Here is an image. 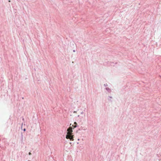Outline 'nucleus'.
Listing matches in <instances>:
<instances>
[{
	"mask_svg": "<svg viewBox=\"0 0 161 161\" xmlns=\"http://www.w3.org/2000/svg\"><path fill=\"white\" fill-rule=\"evenodd\" d=\"M26 130V129L25 128H24L23 129V131H25Z\"/></svg>",
	"mask_w": 161,
	"mask_h": 161,
	"instance_id": "nucleus-9",
	"label": "nucleus"
},
{
	"mask_svg": "<svg viewBox=\"0 0 161 161\" xmlns=\"http://www.w3.org/2000/svg\"><path fill=\"white\" fill-rule=\"evenodd\" d=\"M22 99H24V97H22Z\"/></svg>",
	"mask_w": 161,
	"mask_h": 161,
	"instance_id": "nucleus-18",
	"label": "nucleus"
},
{
	"mask_svg": "<svg viewBox=\"0 0 161 161\" xmlns=\"http://www.w3.org/2000/svg\"><path fill=\"white\" fill-rule=\"evenodd\" d=\"M28 161H30V160H28Z\"/></svg>",
	"mask_w": 161,
	"mask_h": 161,
	"instance_id": "nucleus-17",
	"label": "nucleus"
},
{
	"mask_svg": "<svg viewBox=\"0 0 161 161\" xmlns=\"http://www.w3.org/2000/svg\"><path fill=\"white\" fill-rule=\"evenodd\" d=\"M66 138L67 139H69L70 141L74 140V135L72 134L67 133L66 136Z\"/></svg>",
	"mask_w": 161,
	"mask_h": 161,
	"instance_id": "nucleus-1",
	"label": "nucleus"
},
{
	"mask_svg": "<svg viewBox=\"0 0 161 161\" xmlns=\"http://www.w3.org/2000/svg\"><path fill=\"white\" fill-rule=\"evenodd\" d=\"M108 100L109 101H110L111 102H112V101L109 98H108Z\"/></svg>",
	"mask_w": 161,
	"mask_h": 161,
	"instance_id": "nucleus-10",
	"label": "nucleus"
},
{
	"mask_svg": "<svg viewBox=\"0 0 161 161\" xmlns=\"http://www.w3.org/2000/svg\"><path fill=\"white\" fill-rule=\"evenodd\" d=\"M67 131H68V134H72V128L71 127H69L67 129Z\"/></svg>",
	"mask_w": 161,
	"mask_h": 161,
	"instance_id": "nucleus-2",
	"label": "nucleus"
},
{
	"mask_svg": "<svg viewBox=\"0 0 161 161\" xmlns=\"http://www.w3.org/2000/svg\"><path fill=\"white\" fill-rule=\"evenodd\" d=\"M23 120H24V118H23Z\"/></svg>",
	"mask_w": 161,
	"mask_h": 161,
	"instance_id": "nucleus-19",
	"label": "nucleus"
},
{
	"mask_svg": "<svg viewBox=\"0 0 161 161\" xmlns=\"http://www.w3.org/2000/svg\"><path fill=\"white\" fill-rule=\"evenodd\" d=\"M81 114H83V112H81Z\"/></svg>",
	"mask_w": 161,
	"mask_h": 161,
	"instance_id": "nucleus-16",
	"label": "nucleus"
},
{
	"mask_svg": "<svg viewBox=\"0 0 161 161\" xmlns=\"http://www.w3.org/2000/svg\"><path fill=\"white\" fill-rule=\"evenodd\" d=\"M31 152H29V155H31Z\"/></svg>",
	"mask_w": 161,
	"mask_h": 161,
	"instance_id": "nucleus-8",
	"label": "nucleus"
},
{
	"mask_svg": "<svg viewBox=\"0 0 161 161\" xmlns=\"http://www.w3.org/2000/svg\"><path fill=\"white\" fill-rule=\"evenodd\" d=\"M9 2H10V0H9Z\"/></svg>",
	"mask_w": 161,
	"mask_h": 161,
	"instance_id": "nucleus-13",
	"label": "nucleus"
},
{
	"mask_svg": "<svg viewBox=\"0 0 161 161\" xmlns=\"http://www.w3.org/2000/svg\"><path fill=\"white\" fill-rule=\"evenodd\" d=\"M74 124L75 125H72V126L74 127V128H75L77 126V124L76 122H75L74 123Z\"/></svg>",
	"mask_w": 161,
	"mask_h": 161,
	"instance_id": "nucleus-4",
	"label": "nucleus"
},
{
	"mask_svg": "<svg viewBox=\"0 0 161 161\" xmlns=\"http://www.w3.org/2000/svg\"><path fill=\"white\" fill-rule=\"evenodd\" d=\"M108 97H109L110 98L112 99V97L111 96H108Z\"/></svg>",
	"mask_w": 161,
	"mask_h": 161,
	"instance_id": "nucleus-7",
	"label": "nucleus"
},
{
	"mask_svg": "<svg viewBox=\"0 0 161 161\" xmlns=\"http://www.w3.org/2000/svg\"><path fill=\"white\" fill-rule=\"evenodd\" d=\"M74 113H76V112L75 111H74Z\"/></svg>",
	"mask_w": 161,
	"mask_h": 161,
	"instance_id": "nucleus-12",
	"label": "nucleus"
},
{
	"mask_svg": "<svg viewBox=\"0 0 161 161\" xmlns=\"http://www.w3.org/2000/svg\"><path fill=\"white\" fill-rule=\"evenodd\" d=\"M23 139V134L22 133H21V140H22Z\"/></svg>",
	"mask_w": 161,
	"mask_h": 161,
	"instance_id": "nucleus-5",
	"label": "nucleus"
},
{
	"mask_svg": "<svg viewBox=\"0 0 161 161\" xmlns=\"http://www.w3.org/2000/svg\"><path fill=\"white\" fill-rule=\"evenodd\" d=\"M106 90L108 91V92L109 93H110L111 92V89L108 88V87H106L105 88Z\"/></svg>",
	"mask_w": 161,
	"mask_h": 161,
	"instance_id": "nucleus-3",
	"label": "nucleus"
},
{
	"mask_svg": "<svg viewBox=\"0 0 161 161\" xmlns=\"http://www.w3.org/2000/svg\"><path fill=\"white\" fill-rule=\"evenodd\" d=\"M104 86H108V84H107V83H106V84H104Z\"/></svg>",
	"mask_w": 161,
	"mask_h": 161,
	"instance_id": "nucleus-6",
	"label": "nucleus"
},
{
	"mask_svg": "<svg viewBox=\"0 0 161 161\" xmlns=\"http://www.w3.org/2000/svg\"><path fill=\"white\" fill-rule=\"evenodd\" d=\"M79 140H80V139H79V138H78V141H79Z\"/></svg>",
	"mask_w": 161,
	"mask_h": 161,
	"instance_id": "nucleus-14",
	"label": "nucleus"
},
{
	"mask_svg": "<svg viewBox=\"0 0 161 161\" xmlns=\"http://www.w3.org/2000/svg\"><path fill=\"white\" fill-rule=\"evenodd\" d=\"M79 116H80V115H78V117H79Z\"/></svg>",
	"mask_w": 161,
	"mask_h": 161,
	"instance_id": "nucleus-15",
	"label": "nucleus"
},
{
	"mask_svg": "<svg viewBox=\"0 0 161 161\" xmlns=\"http://www.w3.org/2000/svg\"><path fill=\"white\" fill-rule=\"evenodd\" d=\"M73 52H75V50H73Z\"/></svg>",
	"mask_w": 161,
	"mask_h": 161,
	"instance_id": "nucleus-11",
	"label": "nucleus"
}]
</instances>
